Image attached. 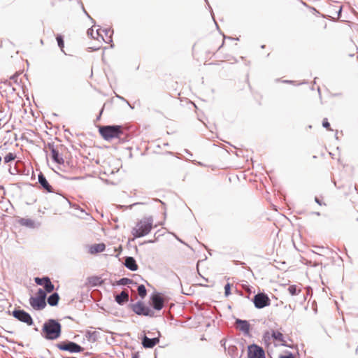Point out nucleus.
Segmentation results:
<instances>
[{"label":"nucleus","mask_w":358,"mask_h":358,"mask_svg":"<svg viewBox=\"0 0 358 358\" xmlns=\"http://www.w3.org/2000/svg\"><path fill=\"white\" fill-rule=\"evenodd\" d=\"M279 358H294V356L292 353H289L287 355H280Z\"/></svg>","instance_id":"35"},{"label":"nucleus","mask_w":358,"mask_h":358,"mask_svg":"<svg viewBox=\"0 0 358 358\" xmlns=\"http://www.w3.org/2000/svg\"><path fill=\"white\" fill-rule=\"evenodd\" d=\"M85 13H86V15H87L88 17H90V15L87 13V11H85Z\"/></svg>","instance_id":"45"},{"label":"nucleus","mask_w":358,"mask_h":358,"mask_svg":"<svg viewBox=\"0 0 358 358\" xmlns=\"http://www.w3.org/2000/svg\"><path fill=\"white\" fill-rule=\"evenodd\" d=\"M129 300V293L127 291H122L119 294L115 296V301L120 304L122 305L124 303L127 302Z\"/></svg>","instance_id":"17"},{"label":"nucleus","mask_w":358,"mask_h":358,"mask_svg":"<svg viewBox=\"0 0 358 358\" xmlns=\"http://www.w3.org/2000/svg\"><path fill=\"white\" fill-rule=\"evenodd\" d=\"M85 13H86V15H87L88 17H90V15L87 13V11H85Z\"/></svg>","instance_id":"44"},{"label":"nucleus","mask_w":358,"mask_h":358,"mask_svg":"<svg viewBox=\"0 0 358 358\" xmlns=\"http://www.w3.org/2000/svg\"><path fill=\"white\" fill-rule=\"evenodd\" d=\"M150 304L156 310H160L164 306V299L159 292L153 293L150 296Z\"/></svg>","instance_id":"9"},{"label":"nucleus","mask_w":358,"mask_h":358,"mask_svg":"<svg viewBox=\"0 0 358 358\" xmlns=\"http://www.w3.org/2000/svg\"><path fill=\"white\" fill-rule=\"evenodd\" d=\"M236 264H239L240 265H242V266H243V265H245V263H244V262H240V263H238V262H236Z\"/></svg>","instance_id":"39"},{"label":"nucleus","mask_w":358,"mask_h":358,"mask_svg":"<svg viewBox=\"0 0 358 358\" xmlns=\"http://www.w3.org/2000/svg\"><path fill=\"white\" fill-rule=\"evenodd\" d=\"M252 301L255 308L258 309L268 306L271 304V299L268 295L262 292L255 294L252 299Z\"/></svg>","instance_id":"6"},{"label":"nucleus","mask_w":358,"mask_h":358,"mask_svg":"<svg viewBox=\"0 0 358 358\" xmlns=\"http://www.w3.org/2000/svg\"><path fill=\"white\" fill-rule=\"evenodd\" d=\"M231 294V285L230 283H227L224 286V295L228 296Z\"/></svg>","instance_id":"31"},{"label":"nucleus","mask_w":358,"mask_h":358,"mask_svg":"<svg viewBox=\"0 0 358 358\" xmlns=\"http://www.w3.org/2000/svg\"><path fill=\"white\" fill-rule=\"evenodd\" d=\"M153 226V217L152 216L144 217L139 220L131 229V234L134 238H141L148 234Z\"/></svg>","instance_id":"2"},{"label":"nucleus","mask_w":358,"mask_h":358,"mask_svg":"<svg viewBox=\"0 0 358 358\" xmlns=\"http://www.w3.org/2000/svg\"><path fill=\"white\" fill-rule=\"evenodd\" d=\"M59 296L57 292L50 295L48 298V303L51 306H55L58 304Z\"/></svg>","instance_id":"18"},{"label":"nucleus","mask_w":358,"mask_h":358,"mask_svg":"<svg viewBox=\"0 0 358 358\" xmlns=\"http://www.w3.org/2000/svg\"><path fill=\"white\" fill-rule=\"evenodd\" d=\"M159 342V338H150L146 336L142 339V345L145 348H152Z\"/></svg>","instance_id":"15"},{"label":"nucleus","mask_w":358,"mask_h":358,"mask_svg":"<svg viewBox=\"0 0 358 358\" xmlns=\"http://www.w3.org/2000/svg\"><path fill=\"white\" fill-rule=\"evenodd\" d=\"M56 39L58 43V46L61 48V50H62L64 46L63 37L61 35H58Z\"/></svg>","instance_id":"30"},{"label":"nucleus","mask_w":358,"mask_h":358,"mask_svg":"<svg viewBox=\"0 0 358 358\" xmlns=\"http://www.w3.org/2000/svg\"><path fill=\"white\" fill-rule=\"evenodd\" d=\"M315 214H316L317 215H320V213H318V212H317V213H315Z\"/></svg>","instance_id":"48"},{"label":"nucleus","mask_w":358,"mask_h":358,"mask_svg":"<svg viewBox=\"0 0 358 358\" xmlns=\"http://www.w3.org/2000/svg\"><path fill=\"white\" fill-rule=\"evenodd\" d=\"M44 289H45V292H48V293H50L52 292L54 289H55V287H54V285L52 283L50 279H48L47 282L45 283L44 285Z\"/></svg>","instance_id":"22"},{"label":"nucleus","mask_w":358,"mask_h":358,"mask_svg":"<svg viewBox=\"0 0 358 358\" xmlns=\"http://www.w3.org/2000/svg\"><path fill=\"white\" fill-rule=\"evenodd\" d=\"M85 13H86V15H87L88 17H90V15L87 13V11H85Z\"/></svg>","instance_id":"43"},{"label":"nucleus","mask_w":358,"mask_h":358,"mask_svg":"<svg viewBox=\"0 0 358 358\" xmlns=\"http://www.w3.org/2000/svg\"><path fill=\"white\" fill-rule=\"evenodd\" d=\"M248 358H266L265 352L262 347L252 344L248 348Z\"/></svg>","instance_id":"8"},{"label":"nucleus","mask_w":358,"mask_h":358,"mask_svg":"<svg viewBox=\"0 0 358 358\" xmlns=\"http://www.w3.org/2000/svg\"><path fill=\"white\" fill-rule=\"evenodd\" d=\"M315 201L318 203L319 205H322V202L320 201V200L317 198V197H315Z\"/></svg>","instance_id":"37"},{"label":"nucleus","mask_w":358,"mask_h":358,"mask_svg":"<svg viewBox=\"0 0 358 358\" xmlns=\"http://www.w3.org/2000/svg\"><path fill=\"white\" fill-rule=\"evenodd\" d=\"M99 131L106 141H110L116 138H121L124 134L120 125L102 126L99 127Z\"/></svg>","instance_id":"3"},{"label":"nucleus","mask_w":358,"mask_h":358,"mask_svg":"<svg viewBox=\"0 0 358 358\" xmlns=\"http://www.w3.org/2000/svg\"><path fill=\"white\" fill-rule=\"evenodd\" d=\"M357 220H358V218H357Z\"/></svg>","instance_id":"50"},{"label":"nucleus","mask_w":358,"mask_h":358,"mask_svg":"<svg viewBox=\"0 0 358 358\" xmlns=\"http://www.w3.org/2000/svg\"><path fill=\"white\" fill-rule=\"evenodd\" d=\"M106 245L103 243L95 244L91 247L90 251L94 252H101L105 250Z\"/></svg>","instance_id":"19"},{"label":"nucleus","mask_w":358,"mask_h":358,"mask_svg":"<svg viewBox=\"0 0 358 358\" xmlns=\"http://www.w3.org/2000/svg\"><path fill=\"white\" fill-rule=\"evenodd\" d=\"M177 239H178L180 242L183 243V242L182 241V240H181V239L178 238H177Z\"/></svg>","instance_id":"46"},{"label":"nucleus","mask_w":358,"mask_h":358,"mask_svg":"<svg viewBox=\"0 0 358 358\" xmlns=\"http://www.w3.org/2000/svg\"><path fill=\"white\" fill-rule=\"evenodd\" d=\"M36 297L45 301L46 292L44 290H43L42 289H39L37 292V296Z\"/></svg>","instance_id":"29"},{"label":"nucleus","mask_w":358,"mask_h":358,"mask_svg":"<svg viewBox=\"0 0 358 358\" xmlns=\"http://www.w3.org/2000/svg\"><path fill=\"white\" fill-rule=\"evenodd\" d=\"M322 126H323L324 128H326V129H329V130H330V129H330V124L329 123L328 120H327V118H324V119L323 120V121H322Z\"/></svg>","instance_id":"32"},{"label":"nucleus","mask_w":358,"mask_h":358,"mask_svg":"<svg viewBox=\"0 0 358 358\" xmlns=\"http://www.w3.org/2000/svg\"><path fill=\"white\" fill-rule=\"evenodd\" d=\"M342 11V6H338V10L336 11L337 13V17L339 18L341 17V13Z\"/></svg>","instance_id":"36"},{"label":"nucleus","mask_w":358,"mask_h":358,"mask_svg":"<svg viewBox=\"0 0 358 358\" xmlns=\"http://www.w3.org/2000/svg\"><path fill=\"white\" fill-rule=\"evenodd\" d=\"M236 328L242 331L245 335H248L250 331V324L247 320L236 319Z\"/></svg>","instance_id":"13"},{"label":"nucleus","mask_w":358,"mask_h":358,"mask_svg":"<svg viewBox=\"0 0 358 358\" xmlns=\"http://www.w3.org/2000/svg\"><path fill=\"white\" fill-rule=\"evenodd\" d=\"M85 13H86V15H87L88 17H90V15L87 13V11H85Z\"/></svg>","instance_id":"42"},{"label":"nucleus","mask_w":358,"mask_h":358,"mask_svg":"<svg viewBox=\"0 0 358 358\" xmlns=\"http://www.w3.org/2000/svg\"><path fill=\"white\" fill-rule=\"evenodd\" d=\"M12 315L17 320L31 326L34 324L33 319L29 313L21 309H15L13 311Z\"/></svg>","instance_id":"7"},{"label":"nucleus","mask_w":358,"mask_h":358,"mask_svg":"<svg viewBox=\"0 0 358 358\" xmlns=\"http://www.w3.org/2000/svg\"><path fill=\"white\" fill-rule=\"evenodd\" d=\"M271 336L275 341L279 342H285L282 334L278 331H272Z\"/></svg>","instance_id":"20"},{"label":"nucleus","mask_w":358,"mask_h":358,"mask_svg":"<svg viewBox=\"0 0 358 358\" xmlns=\"http://www.w3.org/2000/svg\"><path fill=\"white\" fill-rule=\"evenodd\" d=\"M58 349L62 351H68L71 353L81 352L84 348L73 341H66L56 344Z\"/></svg>","instance_id":"4"},{"label":"nucleus","mask_w":358,"mask_h":358,"mask_svg":"<svg viewBox=\"0 0 358 358\" xmlns=\"http://www.w3.org/2000/svg\"><path fill=\"white\" fill-rule=\"evenodd\" d=\"M220 343L222 346H225V341L224 339L221 340Z\"/></svg>","instance_id":"38"},{"label":"nucleus","mask_w":358,"mask_h":358,"mask_svg":"<svg viewBox=\"0 0 358 358\" xmlns=\"http://www.w3.org/2000/svg\"><path fill=\"white\" fill-rule=\"evenodd\" d=\"M237 350L236 346H229V354L232 355Z\"/></svg>","instance_id":"34"},{"label":"nucleus","mask_w":358,"mask_h":358,"mask_svg":"<svg viewBox=\"0 0 358 358\" xmlns=\"http://www.w3.org/2000/svg\"><path fill=\"white\" fill-rule=\"evenodd\" d=\"M29 303L31 307L36 310H41L46 306V302L43 299L37 297L31 296L29 299Z\"/></svg>","instance_id":"11"},{"label":"nucleus","mask_w":358,"mask_h":358,"mask_svg":"<svg viewBox=\"0 0 358 358\" xmlns=\"http://www.w3.org/2000/svg\"><path fill=\"white\" fill-rule=\"evenodd\" d=\"M101 113H102V110L101 111V113H99V115L97 117V119H99L100 116L101 115Z\"/></svg>","instance_id":"41"},{"label":"nucleus","mask_w":358,"mask_h":358,"mask_svg":"<svg viewBox=\"0 0 358 358\" xmlns=\"http://www.w3.org/2000/svg\"><path fill=\"white\" fill-rule=\"evenodd\" d=\"M62 325L56 320L49 319L43 325L41 335L47 340H56L60 337Z\"/></svg>","instance_id":"1"},{"label":"nucleus","mask_w":358,"mask_h":358,"mask_svg":"<svg viewBox=\"0 0 358 358\" xmlns=\"http://www.w3.org/2000/svg\"><path fill=\"white\" fill-rule=\"evenodd\" d=\"M132 282H133V280L129 278H122L117 282V285H126L132 283Z\"/></svg>","instance_id":"26"},{"label":"nucleus","mask_w":358,"mask_h":358,"mask_svg":"<svg viewBox=\"0 0 358 358\" xmlns=\"http://www.w3.org/2000/svg\"><path fill=\"white\" fill-rule=\"evenodd\" d=\"M87 34L89 36H91L92 38H98L99 37L95 36L94 34V30L92 28H90L87 30Z\"/></svg>","instance_id":"33"},{"label":"nucleus","mask_w":358,"mask_h":358,"mask_svg":"<svg viewBox=\"0 0 358 358\" xmlns=\"http://www.w3.org/2000/svg\"><path fill=\"white\" fill-rule=\"evenodd\" d=\"M137 290H138V295L142 299H143L146 296L147 291H146L145 287L143 285H138Z\"/></svg>","instance_id":"25"},{"label":"nucleus","mask_w":358,"mask_h":358,"mask_svg":"<svg viewBox=\"0 0 358 358\" xmlns=\"http://www.w3.org/2000/svg\"><path fill=\"white\" fill-rule=\"evenodd\" d=\"M287 290L292 296L297 295L301 292V289H299L295 285L289 286Z\"/></svg>","instance_id":"23"},{"label":"nucleus","mask_w":358,"mask_h":358,"mask_svg":"<svg viewBox=\"0 0 358 358\" xmlns=\"http://www.w3.org/2000/svg\"><path fill=\"white\" fill-rule=\"evenodd\" d=\"M49 277H43V278H35V282L38 285H43L44 287L45 283L47 282Z\"/></svg>","instance_id":"27"},{"label":"nucleus","mask_w":358,"mask_h":358,"mask_svg":"<svg viewBox=\"0 0 358 358\" xmlns=\"http://www.w3.org/2000/svg\"><path fill=\"white\" fill-rule=\"evenodd\" d=\"M124 265L126 268L132 271H137L138 268L135 259L132 257H126Z\"/></svg>","instance_id":"16"},{"label":"nucleus","mask_w":358,"mask_h":358,"mask_svg":"<svg viewBox=\"0 0 358 358\" xmlns=\"http://www.w3.org/2000/svg\"><path fill=\"white\" fill-rule=\"evenodd\" d=\"M16 158V155L12 152H9L4 157V162L6 164L13 161Z\"/></svg>","instance_id":"28"},{"label":"nucleus","mask_w":358,"mask_h":358,"mask_svg":"<svg viewBox=\"0 0 358 358\" xmlns=\"http://www.w3.org/2000/svg\"><path fill=\"white\" fill-rule=\"evenodd\" d=\"M284 82H285V83H289L290 81L285 80Z\"/></svg>","instance_id":"49"},{"label":"nucleus","mask_w":358,"mask_h":358,"mask_svg":"<svg viewBox=\"0 0 358 358\" xmlns=\"http://www.w3.org/2000/svg\"><path fill=\"white\" fill-rule=\"evenodd\" d=\"M112 34L113 31H111L110 29H105L102 30L97 29L96 31V35H97V37H101V39L107 43L112 42Z\"/></svg>","instance_id":"12"},{"label":"nucleus","mask_w":358,"mask_h":358,"mask_svg":"<svg viewBox=\"0 0 358 358\" xmlns=\"http://www.w3.org/2000/svg\"><path fill=\"white\" fill-rule=\"evenodd\" d=\"M38 181L43 189L48 192H53V189L45 176L41 172L38 176Z\"/></svg>","instance_id":"14"},{"label":"nucleus","mask_w":358,"mask_h":358,"mask_svg":"<svg viewBox=\"0 0 358 358\" xmlns=\"http://www.w3.org/2000/svg\"><path fill=\"white\" fill-rule=\"evenodd\" d=\"M86 338L90 341L95 342L97 339V333L96 331H87L86 333Z\"/></svg>","instance_id":"24"},{"label":"nucleus","mask_w":358,"mask_h":358,"mask_svg":"<svg viewBox=\"0 0 358 358\" xmlns=\"http://www.w3.org/2000/svg\"><path fill=\"white\" fill-rule=\"evenodd\" d=\"M20 223L22 226H26L31 228L34 227V222L31 219L22 218L20 220Z\"/></svg>","instance_id":"21"},{"label":"nucleus","mask_w":358,"mask_h":358,"mask_svg":"<svg viewBox=\"0 0 358 358\" xmlns=\"http://www.w3.org/2000/svg\"><path fill=\"white\" fill-rule=\"evenodd\" d=\"M177 239H178L180 242L183 243V242L182 241V240H181V239L178 238H177Z\"/></svg>","instance_id":"47"},{"label":"nucleus","mask_w":358,"mask_h":358,"mask_svg":"<svg viewBox=\"0 0 358 358\" xmlns=\"http://www.w3.org/2000/svg\"><path fill=\"white\" fill-rule=\"evenodd\" d=\"M131 358H138V355L136 354L133 355Z\"/></svg>","instance_id":"40"},{"label":"nucleus","mask_w":358,"mask_h":358,"mask_svg":"<svg viewBox=\"0 0 358 358\" xmlns=\"http://www.w3.org/2000/svg\"><path fill=\"white\" fill-rule=\"evenodd\" d=\"M132 310L138 315L155 317L154 311L148 306H145L142 301H138L132 305Z\"/></svg>","instance_id":"5"},{"label":"nucleus","mask_w":358,"mask_h":358,"mask_svg":"<svg viewBox=\"0 0 358 358\" xmlns=\"http://www.w3.org/2000/svg\"><path fill=\"white\" fill-rule=\"evenodd\" d=\"M48 146L51 152V158L52 161L58 164H63L64 163V160L63 157L59 155V151L56 148H55L54 145L49 143Z\"/></svg>","instance_id":"10"}]
</instances>
